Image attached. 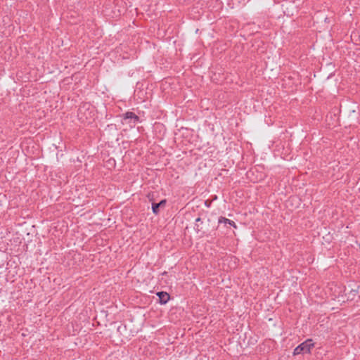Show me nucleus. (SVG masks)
Listing matches in <instances>:
<instances>
[{"label": "nucleus", "mask_w": 360, "mask_h": 360, "mask_svg": "<svg viewBox=\"0 0 360 360\" xmlns=\"http://www.w3.org/2000/svg\"><path fill=\"white\" fill-rule=\"evenodd\" d=\"M314 342L313 340L307 339L295 348L293 351V355H298L300 354H310L311 349L314 348Z\"/></svg>", "instance_id": "f257e3e1"}, {"label": "nucleus", "mask_w": 360, "mask_h": 360, "mask_svg": "<svg viewBox=\"0 0 360 360\" xmlns=\"http://www.w3.org/2000/svg\"><path fill=\"white\" fill-rule=\"evenodd\" d=\"M122 123L128 124L130 127H134L136 124L140 122V117L134 112L128 111L121 115Z\"/></svg>", "instance_id": "f03ea898"}, {"label": "nucleus", "mask_w": 360, "mask_h": 360, "mask_svg": "<svg viewBox=\"0 0 360 360\" xmlns=\"http://www.w3.org/2000/svg\"><path fill=\"white\" fill-rule=\"evenodd\" d=\"M203 221L200 217H198L195 219L194 229L197 233H200V236H204L206 233V230L202 226Z\"/></svg>", "instance_id": "7ed1b4c3"}, {"label": "nucleus", "mask_w": 360, "mask_h": 360, "mask_svg": "<svg viewBox=\"0 0 360 360\" xmlns=\"http://www.w3.org/2000/svg\"><path fill=\"white\" fill-rule=\"evenodd\" d=\"M156 295L159 298V303L160 304H165L170 300V295L167 292L160 291V292H158L156 293Z\"/></svg>", "instance_id": "20e7f679"}, {"label": "nucleus", "mask_w": 360, "mask_h": 360, "mask_svg": "<svg viewBox=\"0 0 360 360\" xmlns=\"http://www.w3.org/2000/svg\"><path fill=\"white\" fill-rule=\"evenodd\" d=\"M167 203V200L163 199L160 200L159 202H153L152 203V211L153 213L155 215L158 214L160 212V208L161 207H164Z\"/></svg>", "instance_id": "39448f33"}, {"label": "nucleus", "mask_w": 360, "mask_h": 360, "mask_svg": "<svg viewBox=\"0 0 360 360\" xmlns=\"http://www.w3.org/2000/svg\"><path fill=\"white\" fill-rule=\"evenodd\" d=\"M218 223H219V224H224L225 226L226 224H229L230 226H233V227H234L236 229L237 228V226H236V223L233 221L230 220V219H227L226 217H220L219 218Z\"/></svg>", "instance_id": "423d86ee"}, {"label": "nucleus", "mask_w": 360, "mask_h": 360, "mask_svg": "<svg viewBox=\"0 0 360 360\" xmlns=\"http://www.w3.org/2000/svg\"><path fill=\"white\" fill-rule=\"evenodd\" d=\"M358 294V289H351V290L349 291V292L348 293H346L345 295H347V300H354L355 296Z\"/></svg>", "instance_id": "0eeeda50"}, {"label": "nucleus", "mask_w": 360, "mask_h": 360, "mask_svg": "<svg viewBox=\"0 0 360 360\" xmlns=\"http://www.w3.org/2000/svg\"><path fill=\"white\" fill-rule=\"evenodd\" d=\"M117 332L120 333L121 335H122L123 332L126 330V326L121 325L117 327Z\"/></svg>", "instance_id": "6e6552de"}, {"label": "nucleus", "mask_w": 360, "mask_h": 360, "mask_svg": "<svg viewBox=\"0 0 360 360\" xmlns=\"http://www.w3.org/2000/svg\"><path fill=\"white\" fill-rule=\"evenodd\" d=\"M205 205H206L207 207H209V205H208V203H207V202H205Z\"/></svg>", "instance_id": "1a4fd4ad"}, {"label": "nucleus", "mask_w": 360, "mask_h": 360, "mask_svg": "<svg viewBox=\"0 0 360 360\" xmlns=\"http://www.w3.org/2000/svg\"><path fill=\"white\" fill-rule=\"evenodd\" d=\"M205 205H206L207 207H209V205H208V203H207V202H205Z\"/></svg>", "instance_id": "9d476101"}, {"label": "nucleus", "mask_w": 360, "mask_h": 360, "mask_svg": "<svg viewBox=\"0 0 360 360\" xmlns=\"http://www.w3.org/2000/svg\"><path fill=\"white\" fill-rule=\"evenodd\" d=\"M205 205H206L207 207H209V205H208V203H207V202H205Z\"/></svg>", "instance_id": "9b49d317"}, {"label": "nucleus", "mask_w": 360, "mask_h": 360, "mask_svg": "<svg viewBox=\"0 0 360 360\" xmlns=\"http://www.w3.org/2000/svg\"><path fill=\"white\" fill-rule=\"evenodd\" d=\"M162 274H163V275H165V274H167V272H166V271H165Z\"/></svg>", "instance_id": "f8f14e48"}]
</instances>
